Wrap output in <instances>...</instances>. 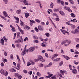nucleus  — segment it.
Returning a JSON list of instances; mask_svg holds the SVG:
<instances>
[{"label":"nucleus","mask_w":79,"mask_h":79,"mask_svg":"<svg viewBox=\"0 0 79 79\" xmlns=\"http://www.w3.org/2000/svg\"><path fill=\"white\" fill-rule=\"evenodd\" d=\"M76 42H79V39L77 38L76 39Z\"/></svg>","instance_id":"obj_64"},{"label":"nucleus","mask_w":79,"mask_h":79,"mask_svg":"<svg viewBox=\"0 0 79 79\" xmlns=\"http://www.w3.org/2000/svg\"><path fill=\"white\" fill-rule=\"evenodd\" d=\"M1 41L2 45H4V44H5V41L3 39V38L1 39Z\"/></svg>","instance_id":"obj_16"},{"label":"nucleus","mask_w":79,"mask_h":79,"mask_svg":"<svg viewBox=\"0 0 79 79\" xmlns=\"http://www.w3.org/2000/svg\"><path fill=\"white\" fill-rule=\"evenodd\" d=\"M63 61H61L60 62L59 64V66H62L63 65Z\"/></svg>","instance_id":"obj_33"},{"label":"nucleus","mask_w":79,"mask_h":79,"mask_svg":"<svg viewBox=\"0 0 79 79\" xmlns=\"http://www.w3.org/2000/svg\"><path fill=\"white\" fill-rule=\"evenodd\" d=\"M23 72L24 73H25V74H27V71L26 70H24L23 71Z\"/></svg>","instance_id":"obj_53"},{"label":"nucleus","mask_w":79,"mask_h":79,"mask_svg":"<svg viewBox=\"0 0 79 79\" xmlns=\"http://www.w3.org/2000/svg\"><path fill=\"white\" fill-rule=\"evenodd\" d=\"M24 42H26V40H29V38L27 37H26L24 40Z\"/></svg>","instance_id":"obj_41"},{"label":"nucleus","mask_w":79,"mask_h":79,"mask_svg":"<svg viewBox=\"0 0 79 79\" xmlns=\"http://www.w3.org/2000/svg\"><path fill=\"white\" fill-rule=\"evenodd\" d=\"M5 73H4V75L5 76H8V72L6 70H5Z\"/></svg>","instance_id":"obj_28"},{"label":"nucleus","mask_w":79,"mask_h":79,"mask_svg":"<svg viewBox=\"0 0 79 79\" xmlns=\"http://www.w3.org/2000/svg\"><path fill=\"white\" fill-rule=\"evenodd\" d=\"M36 75L37 76H39V77H40V76H41V74L40 73H39V72H38L37 73Z\"/></svg>","instance_id":"obj_31"},{"label":"nucleus","mask_w":79,"mask_h":79,"mask_svg":"<svg viewBox=\"0 0 79 79\" xmlns=\"http://www.w3.org/2000/svg\"><path fill=\"white\" fill-rule=\"evenodd\" d=\"M39 60L41 61L42 62H45V59H43V57L41 56H40L37 59L34 60V61L35 62H37Z\"/></svg>","instance_id":"obj_1"},{"label":"nucleus","mask_w":79,"mask_h":79,"mask_svg":"<svg viewBox=\"0 0 79 79\" xmlns=\"http://www.w3.org/2000/svg\"><path fill=\"white\" fill-rule=\"evenodd\" d=\"M18 79H21V78H22V76L19 75V76L18 77Z\"/></svg>","instance_id":"obj_54"},{"label":"nucleus","mask_w":79,"mask_h":79,"mask_svg":"<svg viewBox=\"0 0 79 79\" xmlns=\"http://www.w3.org/2000/svg\"><path fill=\"white\" fill-rule=\"evenodd\" d=\"M16 47H18V48H21V45L20 44H16Z\"/></svg>","instance_id":"obj_15"},{"label":"nucleus","mask_w":79,"mask_h":79,"mask_svg":"<svg viewBox=\"0 0 79 79\" xmlns=\"http://www.w3.org/2000/svg\"><path fill=\"white\" fill-rule=\"evenodd\" d=\"M14 18L17 21H19V19L18 17H14Z\"/></svg>","instance_id":"obj_49"},{"label":"nucleus","mask_w":79,"mask_h":79,"mask_svg":"<svg viewBox=\"0 0 79 79\" xmlns=\"http://www.w3.org/2000/svg\"><path fill=\"white\" fill-rule=\"evenodd\" d=\"M38 29L39 30V31H44V27L41 26V25H39L38 27Z\"/></svg>","instance_id":"obj_2"},{"label":"nucleus","mask_w":79,"mask_h":79,"mask_svg":"<svg viewBox=\"0 0 79 79\" xmlns=\"http://www.w3.org/2000/svg\"><path fill=\"white\" fill-rule=\"evenodd\" d=\"M40 67H43L44 66V64H40L39 65Z\"/></svg>","instance_id":"obj_58"},{"label":"nucleus","mask_w":79,"mask_h":79,"mask_svg":"<svg viewBox=\"0 0 79 79\" xmlns=\"http://www.w3.org/2000/svg\"><path fill=\"white\" fill-rule=\"evenodd\" d=\"M65 72H66L65 71H63L61 70L60 71V73L62 75H64V73H65Z\"/></svg>","instance_id":"obj_17"},{"label":"nucleus","mask_w":79,"mask_h":79,"mask_svg":"<svg viewBox=\"0 0 79 79\" xmlns=\"http://www.w3.org/2000/svg\"><path fill=\"white\" fill-rule=\"evenodd\" d=\"M45 35L46 37H49L50 36V34L48 33H46Z\"/></svg>","instance_id":"obj_32"},{"label":"nucleus","mask_w":79,"mask_h":79,"mask_svg":"<svg viewBox=\"0 0 79 79\" xmlns=\"http://www.w3.org/2000/svg\"><path fill=\"white\" fill-rule=\"evenodd\" d=\"M68 42V40H64V41H62L61 43V45H63L65 43H66V42Z\"/></svg>","instance_id":"obj_14"},{"label":"nucleus","mask_w":79,"mask_h":79,"mask_svg":"<svg viewBox=\"0 0 79 79\" xmlns=\"http://www.w3.org/2000/svg\"><path fill=\"white\" fill-rule=\"evenodd\" d=\"M27 66H30V65H31V63H30L29 62H27Z\"/></svg>","instance_id":"obj_46"},{"label":"nucleus","mask_w":79,"mask_h":79,"mask_svg":"<svg viewBox=\"0 0 79 79\" xmlns=\"http://www.w3.org/2000/svg\"><path fill=\"white\" fill-rule=\"evenodd\" d=\"M30 22L32 23H34V24L35 23V22L33 20H30Z\"/></svg>","instance_id":"obj_57"},{"label":"nucleus","mask_w":79,"mask_h":79,"mask_svg":"<svg viewBox=\"0 0 79 79\" xmlns=\"http://www.w3.org/2000/svg\"><path fill=\"white\" fill-rule=\"evenodd\" d=\"M5 71H4V70H3V69H1L0 70V72L2 74L4 75V74H5Z\"/></svg>","instance_id":"obj_8"},{"label":"nucleus","mask_w":79,"mask_h":79,"mask_svg":"<svg viewBox=\"0 0 79 79\" xmlns=\"http://www.w3.org/2000/svg\"><path fill=\"white\" fill-rule=\"evenodd\" d=\"M29 16V14L28 13H25V16L26 18H27Z\"/></svg>","instance_id":"obj_18"},{"label":"nucleus","mask_w":79,"mask_h":79,"mask_svg":"<svg viewBox=\"0 0 79 79\" xmlns=\"http://www.w3.org/2000/svg\"><path fill=\"white\" fill-rule=\"evenodd\" d=\"M4 55L6 56H7V53L6 52V51H4Z\"/></svg>","instance_id":"obj_51"},{"label":"nucleus","mask_w":79,"mask_h":79,"mask_svg":"<svg viewBox=\"0 0 79 79\" xmlns=\"http://www.w3.org/2000/svg\"><path fill=\"white\" fill-rule=\"evenodd\" d=\"M24 23L23 22H21L20 23V25L21 26H24Z\"/></svg>","instance_id":"obj_63"},{"label":"nucleus","mask_w":79,"mask_h":79,"mask_svg":"<svg viewBox=\"0 0 79 79\" xmlns=\"http://www.w3.org/2000/svg\"><path fill=\"white\" fill-rule=\"evenodd\" d=\"M15 77H16V76L18 77L19 76V74L18 73H15Z\"/></svg>","instance_id":"obj_43"},{"label":"nucleus","mask_w":79,"mask_h":79,"mask_svg":"<svg viewBox=\"0 0 79 79\" xmlns=\"http://www.w3.org/2000/svg\"><path fill=\"white\" fill-rule=\"evenodd\" d=\"M21 42L19 40H17L15 41V43H21Z\"/></svg>","instance_id":"obj_20"},{"label":"nucleus","mask_w":79,"mask_h":79,"mask_svg":"<svg viewBox=\"0 0 79 79\" xmlns=\"http://www.w3.org/2000/svg\"><path fill=\"white\" fill-rule=\"evenodd\" d=\"M72 22H77V20H76V19H74L73 20H71Z\"/></svg>","instance_id":"obj_29"},{"label":"nucleus","mask_w":79,"mask_h":79,"mask_svg":"<svg viewBox=\"0 0 79 79\" xmlns=\"http://www.w3.org/2000/svg\"><path fill=\"white\" fill-rule=\"evenodd\" d=\"M69 68L70 70H72V69H73V67H72V66L70 64L69 65Z\"/></svg>","instance_id":"obj_44"},{"label":"nucleus","mask_w":79,"mask_h":79,"mask_svg":"<svg viewBox=\"0 0 79 79\" xmlns=\"http://www.w3.org/2000/svg\"><path fill=\"white\" fill-rule=\"evenodd\" d=\"M16 56H17V58L18 60V61H20L21 60H20V59H19V56H18V55H16Z\"/></svg>","instance_id":"obj_37"},{"label":"nucleus","mask_w":79,"mask_h":79,"mask_svg":"<svg viewBox=\"0 0 79 79\" xmlns=\"http://www.w3.org/2000/svg\"><path fill=\"white\" fill-rule=\"evenodd\" d=\"M53 15L54 16L57 17V18L58 17V15H57V14L56 13H53Z\"/></svg>","instance_id":"obj_47"},{"label":"nucleus","mask_w":79,"mask_h":79,"mask_svg":"<svg viewBox=\"0 0 79 79\" xmlns=\"http://www.w3.org/2000/svg\"><path fill=\"white\" fill-rule=\"evenodd\" d=\"M61 2V1L60 0H57V2L58 3H60Z\"/></svg>","instance_id":"obj_60"},{"label":"nucleus","mask_w":79,"mask_h":79,"mask_svg":"<svg viewBox=\"0 0 79 79\" xmlns=\"http://www.w3.org/2000/svg\"><path fill=\"white\" fill-rule=\"evenodd\" d=\"M71 40H69L68 41H67L68 45H69L70 44H71Z\"/></svg>","instance_id":"obj_61"},{"label":"nucleus","mask_w":79,"mask_h":79,"mask_svg":"<svg viewBox=\"0 0 79 79\" xmlns=\"http://www.w3.org/2000/svg\"><path fill=\"white\" fill-rule=\"evenodd\" d=\"M70 15L72 18H74L76 17V15L73 13H71L70 14Z\"/></svg>","instance_id":"obj_23"},{"label":"nucleus","mask_w":79,"mask_h":79,"mask_svg":"<svg viewBox=\"0 0 79 79\" xmlns=\"http://www.w3.org/2000/svg\"><path fill=\"white\" fill-rule=\"evenodd\" d=\"M67 10L68 11H69V12H70V13H72V10H71V9L69 7V9H68Z\"/></svg>","instance_id":"obj_42"},{"label":"nucleus","mask_w":79,"mask_h":79,"mask_svg":"<svg viewBox=\"0 0 79 79\" xmlns=\"http://www.w3.org/2000/svg\"><path fill=\"white\" fill-rule=\"evenodd\" d=\"M69 2L72 5H73L74 4V1L73 0H69Z\"/></svg>","instance_id":"obj_30"},{"label":"nucleus","mask_w":79,"mask_h":79,"mask_svg":"<svg viewBox=\"0 0 79 79\" xmlns=\"http://www.w3.org/2000/svg\"><path fill=\"white\" fill-rule=\"evenodd\" d=\"M10 28L12 29L11 31H12V32H16V30H15V27H13L11 25H10Z\"/></svg>","instance_id":"obj_4"},{"label":"nucleus","mask_w":79,"mask_h":79,"mask_svg":"<svg viewBox=\"0 0 79 79\" xmlns=\"http://www.w3.org/2000/svg\"><path fill=\"white\" fill-rule=\"evenodd\" d=\"M29 61L31 63V64H32V65L35 64V62H34L32 60H30Z\"/></svg>","instance_id":"obj_25"},{"label":"nucleus","mask_w":79,"mask_h":79,"mask_svg":"<svg viewBox=\"0 0 79 79\" xmlns=\"http://www.w3.org/2000/svg\"><path fill=\"white\" fill-rule=\"evenodd\" d=\"M60 60V58H57L56 59L53 60V61H59Z\"/></svg>","instance_id":"obj_19"},{"label":"nucleus","mask_w":79,"mask_h":79,"mask_svg":"<svg viewBox=\"0 0 79 79\" xmlns=\"http://www.w3.org/2000/svg\"><path fill=\"white\" fill-rule=\"evenodd\" d=\"M47 74L48 75V76L47 77L48 78H50V77H52V76H53V74H51V73L50 72H48Z\"/></svg>","instance_id":"obj_7"},{"label":"nucleus","mask_w":79,"mask_h":79,"mask_svg":"<svg viewBox=\"0 0 79 79\" xmlns=\"http://www.w3.org/2000/svg\"><path fill=\"white\" fill-rule=\"evenodd\" d=\"M17 67L18 68H19V69H20V68H21V66H20V64H17Z\"/></svg>","instance_id":"obj_59"},{"label":"nucleus","mask_w":79,"mask_h":79,"mask_svg":"<svg viewBox=\"0 0 79 79\" xmlns=\"http://www.w3.org/2000/svg\"><path fill=\"white\" fill-rule=\"evenodd\" d=\"M60 31H61V32H62L63 34H64V35H65V31H66V30H63L61 29L60 30Z\"/></svg>","instance_id":"obj_27"},{"label":"nucleus","mask_w":79,"mask_h":79,"mask_svg":"<svg viewBox=\"0 0 79 79\" xmlns=\"http://www.w3.org/2000/svg\"><path fill=\"white\" fill-rule=\"evenodd\" d=\"M35 21L36 22L38 23H40V21L38 19H35Z\"/></svg>","instance_id":"obj_40"},{"label":"nucleus","mask_w":79,"mask_h":79,"mask_svg":"<svg viewBox=\"0 0 79 79\" xmlns=\"http://www.w3.org/2000/svg\"><path fill=\"white\" fill-rule=\"evenodd\" d=\"M3 1H4L5 4L8 3V0H3Z\"/></svg>","instance_id":"obj_52"},{"label":"nucleus","mask_w":79,"mask_h":79,"mask_svg":"<svg viewBox=\"0 0 79 79\" xmlns=\"http://www.w3.org/2000/svg\"><path fill=\"white\" fill-rule=\"evenodd\" d=\"M16 13L18 15H19V14H21V10L19 9L17 10L16 11Z\"/></svg>","instance_id":"obj_9"},{"label":"nucleus","mask_w":79,"mask_h":79,"mask_svg":"<svg viewBox=\"0 0 79 79\" xmlns=\"http://www.w3.org/2000/svg\"><path fill=\"white\" fill-rule=\"evenodd\" d=\"M32 73V71H29L28 72V74H30V75H31Z\"/></svg>","instance_id":"obj_62"},{"label":"nucleus","mask_w":79,"mask_h":79,"mask_svg":"<svg viewBox=\"0 0 79 79\" xmlns=\"http://www.w3.org/2000/svg\"><path fill=\"white\" fill-rule=\"evenodd\" d=\"M20 32L22 34H24V31L23 30H20Z\"/></svg>","instance_id":"obj_56"},{"label":"nucleus","mask_w":79,"mask_h":79,"mask_svg":"<svg viewBox=\"0 0 79 79\" xmlns=\"http://www.w3.org/2000/svg\"><path fill=\"white\" fill-rule=\"evenodd\" d=\"M54 6V5L53 4V3L52 2H51L50 4V8H53Z\"/></svg>","instance_id":"obj_22"},{"label":"nucleus","mask_w":79,"mask_h":79,"mask_svg":"<svg viewBox=\"0 0 79 79\" xmlns=\"http://www.w3.org/2000/svg\"><path fill=\"white\" fill-rule=\"evenodd\" d=\"M69 7H68L65 6L64 7V10H68L69 9Z\"/></svg>","instance_id":"obj_35"},{"label":"nucleus","mask_w":79,"mask_h":79,"mask_svg":"<svg viewBox=\"0 0 79 79\" xmlns=\"http://www.w3.org/2000/svg\"><path fill=\"white\" fill-rule=\"evenodd\" d=\"M78 32H79V30L76 29L75 30V34L76 33H77H77H78Z\"/></svg>","instance_id":"obj_55"},{"label":"nucleus","mask_w":79,"mask_h":79,"mask_svg":"<svg viewBox=\"0 0 79 79\" xmlns=\"http://www.w3.org/2000/svg\"><path fill=\"white\" fill-rule=\"evenodd\" d=\"M52 62H50L49 63V64H48V67H50V66H51L52 65Z\"/></svg>","instance_id":"obj_34"},{"label":"nucleus","mask_w":79,"mask_h":79,"mask_svg":"<svg viewBox=\"0 0 79 79\" xmlns=\"http://www.w3.org/2000/svg\"><path fill=\"white\" fill-rule=\"evenodd\" d=\"M35 31L36 32H39V30L38 29V28H37V27H35Z\"/></svg>","instance_id":"obj_39"},{"label":"nucleus","mask_w":79,"mask_h":79,"mask_svg":"<svg viewBox=\"0 0 79 79\" xmlns=\"http://www.w3.org/2000/svg\"><path fill=\"white\" fill-rule=\"evenodd\" d=\"M33 39H34L38 40V37H37V36L34 35L33 36Z\"/></svg>","instance_id":"obj_45"},{"label":"nucleus","mask_w":79,"mask_h":79,"mask_svg":"<svg viewBox=\"0 0 79 79\" xmlns=\"http://www.w3.org/2000/svg\"><path fill=\"white\" fill-rule=\"evenodd\" d=\"M10 58L11 60H13L14 59V57H13V54H11L10 55Z\"/></svg>","instance_id":"obj_48"},{"label":"nucleus","mask_w":79,"mask_h":79,"mask_svg":"<svg viewBox=\"0 0 79 79\" xmlns=\"http://www.w3.org/2000/svg\"><path fill=\"white\" fill-rule=\"evenodd\" d=\"M10 72H14V73L16 72V70L15 69L12 68L9 70Z\"/></svg>","instance_id":"obj_6"},{"label":"nucleus","mask_w":79,"mask_h":79,"mask_svg":"<svg viewBox=\"0 0 79 79\" xmlns=\"http://www.w3.org/2000/svg\"><path fill=\"white\" fill-rule=\"evenodd\" d=\"M58 56V55L56 54H54V55L52 56V60H53V59H54L56 57V56Z\"/></svg>","instance_id":"obj_10"},{"label":"nucleus","mask_w":79,"mask_h":79,"mask_svg":"<svg viewBox=\"0 0 79 79\" xmlns=\"http://www.w3.org/2000/svg\"><path fill=\"white\" fill-rule=\"evenodd\" d=\"M20 39L19 40L20 42H21V43H22V42H23V39L22 38V36H20L19 38Z\"/></svg>","instance_id":"obj_26"},{"label":"nucleus","mask_w":79,"mask_h":79,"mask_svg":"<svg viewBox=\"0 0 79 79\" xmlns=\"http://www.w3.org/2000/svg\"><path fill=\"white\" fill-rule=\"evenodd\" d=\"M26 48H24V51H23L22 52V53H23L22 55H23V56H24V54H26Z\"/></svg>","instance_id":"obj_11"},{"label":"nucleus","mask_w":79,"mask_h":79,"mask_svg":"<svg viewBox=\"0 0 79 79\" xmlns=\"http://www.w3.org/2000/svg\"><path fill=\"white\" fill-rule=\"evenodd\" d=\"M34 49H35V48L34 47L30 48L29 49H28V51L29 52H33L34 50Z\"/></svg>","instance_id":"obj_5"},{"label":"nucleus","mask_w":79,"mask_h":79,"mask_svg":"<svg viewBox=\"0 0 79 79\" xmlns=\"http://www.w3.org/2000/svg\"><path fill=\"white\" fill-rule=\"evenodd\" d=\"M72 72L73 74H77V70L74 69H73L72 70Z\"/></svg>","instance_id":"obj_3"},{"label":"nucleus","mask_w":79,"mask_h":79,"mask_svg":"<svg viewBox=\"0 0 79 79\" xmlns=\"http://www.w3.org/2000/svg\"><path fill=\"white\" fill-rule=\"evenodd\" d=\"M59 13L60 14H61L62 16H64V13L63 12V11H60Z\"/></svg>","instance_id":"obj_24"},{"label":"nucleus","mask_w":79,"mask_h":79,"mask_svg":"<svg viewBox=\"0 0 79 79\" xmlns=\"http://www.w3.org/2000/svg\"><path fill=\"white\" fill-rule=\"evenodd\" d=\"M51 77L52 79H56V77L55 75H54V76L52 77Z\"/></svg>","instance_id":"obj_50"},{"label":"nucleus","mask_w":79,"mask_h":79,"mask_svg":"<svg viewBox=\"0 0 79 79\" xmlns=\"http://www.w3.org/2000/svg\"><path fill=\"white\" fill-rule=\"evenodd\" d=\"M3 15H4V16L5 18H6V17H7V13H6V11L3 12Z\"/></svg>","instance_id":"obj_13"},{"label":"nucleus","mask_w":79,"mask_h":79,"mask_svg":"<svg viewBox=\"0 0 79 79\" xmlns=\"http://www.w3.org/2000/svg\"><path fill=\"white\" fill-rule=\"evenodd\" d=\"M3 61L4 62V63H5V62L6 63L8 61V60H7L6 59H4L3 60Z\"/></svg>","instance_id":"obj_36"},{"label":"nucleus","mask_w":79,"mask_h":79,"mask_svg":"<svg viewBox=\"0 0 79 79\" xmlns=\"http://www.w3.org/2000/svg\"><path fill=\"white\" fill-rule=\"evenodd\" d=\"M25 28L26 29H27L28 30L29 29H30V27H29L28 26H25Z\"/></svg>","instance_id":"obj_38"},{"label":"nucleus","mask_w":79,"mask_h":79,"mask_svg":"<svg viewBox=\"0 0 79 79\" xmlns=\"http://www.w3.org/2000/svg\"><path fill=\"white\" fill-rule=\"evenodd\" d=\"M53 11H54V12H57L59 11H60V9H59L55 8L54 9Z\"/></svg>","instance_id":"obj_21"},{"label":"nucleus","mask_w":79,"mask_h":79,"mask_svg":"<svg viewBox=\"0 0 79 79\" xmlns=\"http://www.w3.org/2000/svg\"><path fill=\"white\" fill-rule=\"evenodd\" d=\"M63 57L65 58V59H66V60H70V58L68 57V56L64 55H63Z\"/></svg>","instance_id":"obj_12"}]
</instances>
